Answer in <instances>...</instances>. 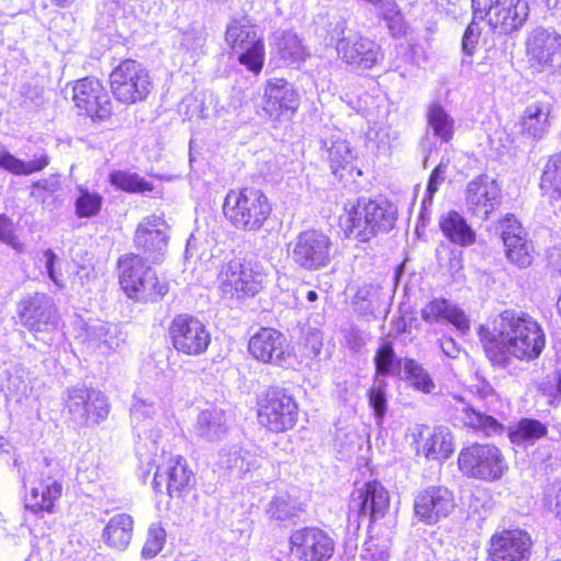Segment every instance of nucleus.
Returning <instances> with one entry per match:
<instances>
[{"label": "nucleus", "instance_id": "obj_37", "mask_svg": "<svg viewBox=\"0 0 561 561\" xmlns=\"http://www.w3.org/2000/svg\"><path fill=\"white\" fill-rule=\"evenodd\" d=\"M49 157L45 152L34 154L30 161H24L11 154L0 142V168L14 175H31L41 172L49 164Z\"/></svg>", "mask_w": 561, "mask_h": 561}, {"label": "nucleus", "instance_id": "obj_60", "mask_svg": "<svg viewBox=\"0 0 561 561\" xmlns=\"http://www.w3.org/2000/svg\"><path fill=\"white\" fill-rule=\"evenodd\" d=\"M220 458L221 467L237 469L239 472L249 470V466L244 462L239 450L221 453Z\"/></svg>", "mask_w": 561, "mask_h": 561}, {"label": "nucleus", "instance_id": "obj_43", "mask_svg": "<svg viewBox=\"0 0 561 561\" xmlns=\"http://www.w3.org/2000/svg\"><path fill=\"white\" fill-rule=\"evenodd\" d=\"M546 435V425L533 419H522L515 426L508 430V437L516 445L533 444Z\"/></svg>", "mask_w": 561, "mask_h": 561}, {"label": "nucleus", "instance_id": "obj_20", "mask_svg": "<svg viewBox=\"0 0 561 561\" xmlns=\"http://www.w3.org/2000/svg\"><path fill=\"white\" fill-rule=\"evenodd\" d=\"M75 106L91 118L105 119L112 114V102L99 80L83 78L72 85Z\"/></svg>", "mask_w": 561, "mask_h": 561}, {"label": "nucleus", "instance_id": "obj_10", "mask_svg": "<svg viewBox=\"0 0 561 561\" xmlns=\"http://www.w3.org/2000/svg\"><path fill=\"white\" fill-rule=\"evenodd\" d=\"M110 87L117 102L131 105L148 98L152 89V80L141 64L126 59L111 72Z\"/></svg>", "mask_w": 561, "mask_h": 561}, {"label": "nucleus", "instance_id": "obj_17", "mask_svg": "<svg viewBox=\"0 0 561 561\" xmlns=\"http://www.w3.org/2000/svg\"><path fill=\"white\" fill-rule=\"evenodd\" d=\"M173 347L184 355L198 356L204 354L210 343V333L205 324L190 314L173 318L169 328Z\"/></svg>", "mask_w": 561, "mask_h": 561}, {"label": "nucleus", "instance_id": "obj_4", "mask_svg": "<svg viewBox=\"0 0 561 561\" xmlns=\"http://www.w3.org/2000/svg\"><path fill=\"white\" fill-rule=\"evenodd\" d=\"M222 214L233 228L245 232H257L268 220L272 205L259 188H234L226 194Z\"/></svg>", "mask_w": 561, "mask_h": 561}, {"label": "nucleus", "instance_id": "obj_18", "mask_svg": "<svg viewBox=\"0 0 561 561\" xmlns=\"http://www.w3.org/2000/svg\"><path fill=\"white\" fill-rule=\"evenodd\" d=\"M389 508V494L377 481L355 489L348 503V519L360 524V518L369 516L370 522L382 518Z\"/></svg>", "mask_w": 561, "mask_h": 561}, {"label": "nucleus", "instance_id": "obj_35", "mask_svg": "<svg viewBox=\"0 0 561 561\" xmlns=\"http://www.w3.org/2000/svg\"><path fill=\"white\" fill-rule=\"evenodd\" d=\"M439 228L450 242L460 247H469L476 241L474 230L456 210H449L440 216Z\"/></svg>", "mask_w": 561, "mask_h": 561}, {"label": "nucleus", "instance_id": "obj_47", "mask_svg": "<svg viewBox=\"0 0 561 561\" xmlns=\"http://www.w3.org/2000/svg\"><path fill=\"white\" fill-rule=\"evenodd\" d=\"M110 182L112 185L119 190L129 193H141L152 192L153 185L146 181L144 178L136 173H129L126 171H115L110 174Z\"/></svg>", "mask_w": 561, "mask_h": 561}, {"label": "nucleus", "instance_id": "obj_63", "mask_svg": "<svg viewBox=\"0 0 561 561\" xmlns=\"http://www.w3.org/2000/svg\"><path fill=\"white\" fill-rule=\"evenodd\" d=\"M439 344H440V348L442 351L450 358H456L458 357L459 353H460V348L459 346L457 345V343L455 342L454 339L449 337V336H443L440 340H439Z\"/></svg>", "mask_w": 561, "mask_h": 561}, {"label": "nucleus", "instance_id": "obj_26", "mask_svg": "<svg viewBox=\"0 0 561 561\" xmlns=\"http://www.w3.org/2000/svg\"><path fill=\"white\" fill-rule=\"evenodd\" d=\"M130 420L139 437L137 445L141 443L147 446V439H151V443L153 440L158 443L161 432L160 424H162V410L153 399L135 394L130 405Z\"/></svg>", "mask_w": 561, "mask_h": 561}, {"label": "nucleus", "instance_id": "obj_41", "mask_svg": "<svg viewBox=\"0 0 561 561\" xmlns=\"http://www.w3.org/2000/svg\"><path fill=\"white\" fill-rule=\"evenodd\" d=\"M540 187L549 198H561V152L550 156L546 162Z\"/></svg>", "mask_w": 561, "mask_h": 561}, {"label": "nucleus", "instance_id": "obj_2", "mask_svg": "<svg viewBox=\"0 0 561 561\" xmlns=\"http://www.w3.org/2000/svg\"><path fill=\"white\" fill-rule=\"evenodd\" d=\"M137 455L140 462L139 477L144 482H147L154 469L151 483L157 493L165 492L171 497H179L188 490L193 472L182 456L160 450L156 440L152 447L139 443Z\"/></svg>", "mask_w": 561, "mask_h": 561}, {"label": "nucleus", "instance_id": "obj_24", "mask_svg": "<svg viewBox=\"0 0 561 561\" xmlns=\"http://www.w3.org/2000/svg\"><path fill=\"white\" fill-rule=\"evenodd\" d=\"M530 536L520 529L496 531L490 539L492 561H527L530 556Z\"/></svg>", "mask_w": 561, "mask_h": 561}, {"label": "nucleus", "instance_id": "obj_54", "mask_svg": "<svg viewBox=\"0 0 561 561\" xmlns=\"http://www.w3.org/2000/svg\"><path fill=\"white\" fill-rule=\"evenodd\" d=\"M386 381L379 377H375L374 385L369 390L368 399L369 405L374 410L375 417L378 423L382 422V419L387 412V399H386Z\"/></svg>", "mask_w": 561, "mask_h": 561}, {"label": "nucleus", "instance_id": "obj_51", "mask_svg": "<svg viewBox=\"0 0 561 561\" xmlns=\"http://www.w3.org/2000/svg\"><path fill=\"white\" fill-rule=\"evenodd\" d=\"M218 101L211 93H203L190 100L187 104L190 117H197L203 119L211 118L216 115V105Z\"/></svg>", "mask_w": 561, "mask_h": 561}, {"label": "nucleus", "instance_id": "obj_48", "mask_svg": "<svg viewBox=\"0 0 561 561\" xmlns=\"http://www.w3.org/2000/svg\"><path fill=\"white\" fill-rule=\"evenodd\" d=\"M239 62L251 72L259 75L263 68L265 59V47L263 38L255 41L247 48L236 51Z\"/></svg>", "mask_w": 561, "mask_h": 561}, {"label": "nucleus", "instance_id": "obj_30", "mask_svg": "<svg viewBox=\"0 0 561 561\" xmlns=\"http://www.w3.org/2000/svg\"><path fill=\"white\" fill-rule=\"evenodd\" d=\"M421 318L428 324L450 323L462 333L470 329L465 311L445 298H433L426 302L421 309Z\"/></svg>", "mask_w": 561, "mask_h": 561}, {"label": "nucleus", "instance_id": "obj_44", "mask_svg": "<svg viewBox=\"0 0 561 561\" xmlns=\"http://www.w3.org/2000/svg\"><path fill=\"white\" fill-rule=\"evenodd\" d=\"M44 259V266L47 272V275L49 279L59 288L64 289L67 286V282L70 280V283L76 286L80 285L83 286V277L79 276V279H77V276H68L66 277L64 274V267H68L69 264L64 263L61 260L57 257V255L53 252V250L48 249L44 251L43 253ZM66 272H68V268H66Z\"/></svg>", "mask_w": 561, "mask_h": 561}, {"label": "nucleus", "instance_id": "obj_40", "mask_svg": "<svg viewBox=\"0 0 561 561\" xmlns=\"http://www.w3.org/2000/svg\"><path fill=\"white\" fill-rule=\"evenodd\" d=\"M428 127L434 135L444 142H448L454 136L455 121L439 103L433 102L426 111Z\"/></svg>", "mask_w": 561, "mask_h": 561}, {"label": "nucleus", "instance_id": "obj_34", "mask_svg": "<svg viewBox=\"0 0 561 561\" xmlns=\"http://www.w3.org/2000/svg\"><path fill=\"white\" fill-rule=\"evenodd\" d=\"M322 156L328 160L334 175L352 167L357 153L352 145L337 136L322 140Z\"/></svg>", "mask_w": 561, "mask_h": 561}, {"label": "nucleus", "instance_id": "obj_64", "mask_svg": "<svg viewBox=\"0 0 561 561\" xmlns=\"http://www.w3.org/2000/svg\"><path fill=\"white\" fill-rule=\"evenodd\" d=\"M472 389L482 399H489L495 394L493 387L484 380H479L472 386Z\"/></svg>", "mask_w": 561, "mask_h": 561}, {"label": "nucleus", "instance_id": "obj_1", "mask_svg": "<svg viewBox=\"0 0 561 561\" xmlns=\"http://www.w3.org/2000/svg\"><path fill=\"white\" fill-rule=\"evenodd\" d=\"M483 351L493 366L506 368L513 359L529 363L537 359L546 347L541 324L523 312L505 310L478 332Z\"/></svg>", "mask_w": 561, "mask_h": 561}, {"label": "nucleus", "instance_id": "obj_33", "mask_svg": "<svg viewBox=\"0 0 561 561\" xmlns=\"http://www.w3.org/2000/svg\"><path fill=\"white\" fill-rule=\"evenodd\" d=\"M228 432V417L224 410L209 408L199 412L194 423L197 437L214 442L221 439Z\"/></svg>", "mask_w": 561, "mask_h": 561}, {"label": "nucleus", "instance_id": "obj_57", "mask_svg": "<svg viewBox=\"0 0 561 561\" xmlns=\"http://www.w3.org/2000/svg\"><path fill=\"white\" fill-rule=\"evenodd\" d=\"M447 172V164L440 162L431 173L428 179L425 196L422 199V208L425 210L433 203L435 193L438 191L439 185L445 181Z\"/></svg>", "mask_w": 561, "mask_h": 561}, {"label": "nucleus", "instance_id": "obj_42", "mask_svg": "<svg viewBox=\"0 0 561 561\" xmlns=\"http://www.w3.org/2000/svg\"><path fill=\"white\" fill-rule=\"evenodd\" d=\"M375 13L383 20L393 37H401L407 32L404 18L393 0H378L374 5Z\"/></svg>", "mask_w": 561, "mask_h": 561}, {"label": "nucleus", "instance_id": "obj_49", "mask_svg": "<svg viewBox=\"0 0 561 561\" xmlns=\"http://www.w3.org/2000/svg\"><path fill=\"white\" fill-rule=\"evenodd\" d=\"M103 197L96 192H90L88 188L79 186L78 197L75 207L76 215L79 218H89L96 216L102 207Z\"/></svg>", "mask_w": 561, "mask_h": 561}, {"label": "nucleus", "instance_id": "obj_8", "mask_svg": "<svg viewBox=\"0 0 561 561\" xmlns=\"http://www.w3.org/2000/svg\"><path fill=\"white\" fill-rule=\"evenodd\" d=\"M333 241L318 229L299 232L287 245L288 257L299 268L316 272L329 266L333 259Z\"/></svg>", "mask_w": 561, "mask_h": 561}, {"label": "nucleus", "instance_id": "obj_36", "mask_svg": "<svg viewBox=\"0 0 561 561\" xmlns=\"http://www.w3.org/2000/svg\"><path fill=\"white\" fill-rule=\"evenodd\" d=\"M134 519L130 515L121 513L110 518L102 533V539L112 549L125 550L133 538Z\"/></svg>", "mask_w": 561, "mask_h": 561}, {"label": "nucleus", "instance_id": "obj_45", "mask_svg": "<svg viewBox=\"0 0 561 561\" xmlns=\"http://www.w3.org/2000/svg\"><path fill=\"white\" fill-rule=\"evenodd\" d=\"M302 505L287 493L275 495L266 506V514L275 520H287L302 512Z\"/></svg>", "mask_w": 561, "mask_h": 561}, {"label": "nucleus", "instance_id": "obj_62", "mask_svg": "<svg viewBox=\"0 0 561 561\" xmlns=\"http://www.w3.org/2000/svg\"><path fill=\"white\" fill-rule=\"evenodd\" d=\"M480 35L479 26L474 23L468 25L462 37V50L472 56Z\"/></svg>", "mask_w": 561, "mask_h": 561}, {"label": "nucleus", "instance_id": "obj_58", "mask_svg": "<svg viewBox=\"0 0 561 561\" xmlns=\"http://www.w3.org/2000/svg\"><path fill=\"white\" fill-rule=\"evenodd\" d=\"M539 387L541 392L549 398V404H558L561 398V373L554 370Z\"/></svg>", "mask_w": 561, "mask_h": 561}, {"label": "nucleus", "instance_id": "obj_32", "mask_svg": "<svg viewBox=\"0 0 561 561\" xmlns=\"http://www.w3.org/2000/svg\"><path fill=\"white\" fill-rule=\"evenodd\" d=\"M25 486L28 489L26 507L33 512L53 513L55 502L61 496L62 486L53 478L33 481L31 476L25 478Z\"/></svg>", "mask_w": 561, "mask_h": 561}, {"label": "nucleus", "instance_id": "obj_52", "mask_svg": "<svg viewBox=\"0 0 561 561\" xmlns=\"http://www.w3.org/2000/svg\"><path fill=\"white\" fill-rule=\"evenodd\" d=\"M354 306L357 312L363 316L373 314L379 307V293L378 289L373 286H363L358 288Z\"/></svg>", "mask_w": 561, "mask_h": 561}, {"label": "nucleus", "instance_id": "obj_50", "mask_svg": "<svg viewBox=\"0 0 561 561\" xmlns=\"http://www.w3.org/2000/svg\"><path fill=\"white\" fill-rule=\"evenodd\" d=\"M463 422L466 425L482 431L485 435H493L502 432L503 426L493 416L483 414L474 409H465Z\"/></svg>", "mask_w": 561, "mask_h": 561}, {"label": "nucleus", "instance_id": "obj_19", "mask_svg": "<svg viewBox=\"0 0 561 561\" xmlns=\"http://www.w3.org/2000/svg\"><path fill=\"white\" fill-rule=\"evenodd\" d=\"M500 202L501 188L491 176L481 174L468 182L465 190V204L472 216L486 220Z\"/></svg>", "mask_w": 561, "mask_h": 561}, {"label": "nucleus", "instance_id": "obj_6", "mask_svg": "<svg viewBox=\"0 0 561 561\" xmlns=\"http://www.w3.org/2000/svg\"><path fill=\"white\" fill-rule=\"evenodd\" d=\"M266 276L262 264L234 257L220 267L218 289L224 298L252 297L262 290Z\"/></svg>", "mask_w": 561, "mask_h": 561}, {"label": "nucleus", "instance_id": "obj_27", "mask_svg": "<svg viewBox=\"0 0 561 561\" xmlns=\"http://www.w3.org/2000/svg\"><path fill=\"white\" fill-rule=\"evenodd\" d=\"M299 105V98L293 85L285 79H270L264 89L262 108L268 117L280 119L293 115Z\"/></svg>", "mask_w": 561, "mask_h": 561}, {"label": "nucleus", "instance_id": "obj_9", "mask_svg": "<svg viewBox=\"0 0 561 561\" xmlns=\"http://www.w3.org/2000/svg\"><path fill=\"white\" fill-rule=\"evenodd\" d=\"M458 467L465 476L483 481L500 480L508 471L503 453L491 444L463 448L458 456Z\"/></svg>", "mask_w": 561, "mask_h": 561}, {"label": "nucleus", "instance_id": "obj_39", "mask_svg": "<svg viewBox=\"0 0 561 561\" xmlns=\"http://www.w3.org/2000/svg\"><path fill=\"white\" fill-rule=\"evenodd\" d=\"M276 53L286 65H299L308 56L306 46L297 34L285 32L275 42Z\"/></svg>", "mask_w": 561, "mask_h": 561}, {"label": "nucleus", "instance_id": "obj_28", "mask_svg": "<svg viewBox=\"0 0 561 561\" xmlns=\"http://www.w3.org/2000/svg\"><path fill=\"white\" fill-rule=\"evenodd\" d=\"M122 332L116 324L94 321L87 323L82 343L88 353L106 356L116 351L123 343Z\"/></svg>", "mask_w": 561, "mask_h": 561}, {"label": "nucleus", "instance_id": "obj_23", "mask_svg": "<svg viewBox=\"0 0 561 561\" xmlns=\"http://www.w3.org/2000/svg\"><path fill=\"white\" fill-rule=\"evenodd\" d=\"M501 236L507 260L519 268L528 267L534 260V245L514 216H507L501 222Z\"/></svg>", "mask_w": 561, "mask_h": 561}, {"label": "nucleus", "instance_id": "obj_7", "mask_svg": "<svg viewBox=\"0 0 561 561\" xmlns=\"http://www.w3.org/2000/svg\"><path fill=\"white\" fill-rule=\"evenodd\" d=\"M21 323L37 341L51 345L59 331L60 316L51 297L35 293L19 302Z\"/></svg>", "mask_w": 561, "mask_h": 561}, {"label": "nucleus", "instance_id": "obj_12", "mask_svg": "<svg viewBox=\"0 0 561 561\" xmlns=\"http://www.w3.org/2000/svg\"><path fill=\"white\" fill-rule=\"evenodd\" d=\"M474 12H484L494 33L501 35L519 31L528 20L527 0H472Z\"/></svg>", "mask_w": 561, "mask_h": 561}, {"label": "nucleus", "instance_id": "obj_55", "mask_svg": "<svg viewBox=\"0 0 561 561\" xmlns=\"http://www.w3.org/2000/svg\"><path fill=\"white\" fill-rule=\"evenodd\" d=\"M165 542V530L160 524H152L147 533V539L142 548L145 558L156 557L163 548Z\"/></svg>", "mask_w": 561, "mask_h": 561}, {"label": "nucleus", "instance_id": "obj_3", "mask_svg": "<svg viewBox=\"0 0 561 561\" xmlns=\"http://www.w3.org/2000/svg\"><path fill=\"white\" fill-rule=\"evenodd\" d=\"M394 221L391 205L365 198L356 204H347L340 216V226L345 236L359 242H367L379 232L388 231Z\"/></svg>", "mask_w": 561, "mask_h": 561}, {"label": "nucleus", "instance_id": "obj_61", "mask_svg": "<svg viewBox=\"0 0 561 561\" xmlns=\"http://www.w3.org/2000/svg\"><path fill=\"white\" fill-rule=\"evenodd\" d=\"M59 188L57 176L51 175L48 179L39 180L32 184L31 196L37 199H44L43 192L54 193Z\"/></svg>", "mask_w": 561, "mask_h": 561}, {"label": "nucleus", "instance_id": "obj_21", "mask_svg": "<svg viewBox=\"0 0 561 561\" xmlns=\"http://www.w3.org/2000/svg\"><path fill=\"white\" fill-rule=\"evenodd\" d=\"M249 353L257 362L276 366L290 357L289 346L283 333L272 328H261L249 340Z\"/></svg>", "mask_w": 561, "mask_h": 561}, {"label": "nucleus", "instance_id": "obj_13", "mask_svg": "<svg viewBox=\"0 0 561 561\" xmlns=\"http://www.w3.org/2000/svg\"><path fill=\"white\" fill-rule=\"evenodd\" d=\"M288 548L297 561H329L334 554L335 542L323 529L307 526L291 531Z\"/></svg>", "mask_w": 561, "mask_h": 561}, {"label": "nucleus", "instance_id": "obj_16", "mask_svg": "<svg viewBox=\"0 0 561 561\" xmlns=\"http://www.w3.org/2000/svg\"><path fill=\"white\" fill-rule=\"evenodd\" d=\"M335 49L339 58L350 67L370 70L383 60L380 44L359 33H348L337 39Z\"/></svg>", "mask_w": 561, "mask_h": 561}, {"label": "nucleus", "instance_id": "obj_15", "mask_svg": "<svg viewBox=\"0 0 561 561\" xmlns=\"http://www.w3.org/2000/svg\"><path fill=\"white\" fill-rule=\"evenodd\" d=\"M65 409L73 422L85 426L99 424L110 413V404L105 394L92 388L69 389Z\"/></svg>", "mask_w": 561, "mask_h": 561}, {"label": "nucleus", "instance_id": "obj_11", "mask_svg": "<svg viewBox=\"0 0 561 561\" xmlns=\"http://www.w3.org/2000/svg\"><path fill=\"white\" fill-rule=\"evenodd\" d=\"M298 420V404L284 389H268L257 401V421L273 433L293 428Z\"/></svg>", "mask_w": 561, "mask_h": 561}, {"label": "nucleus", "instance_id": "obj_25", "mask_svg": "<svg viewBox=\"0 0 561 561\" xmlns=\"http://www.w3.org/2000/svg\"><path fill=\"white\" fill-rule=\"evenodd\" d=\"M135 245L147 255L148 260L158 262L168 248V225L157 215H151L142 219L137 226L135 232Z\"/></svg>", "mask_w": 561, "mask_h": 561}, {"label": "nucleus", "instance_id": "obj_46", "mask_svg": "<svg viewBox=\"0 0 561 561\" xmlns=\"http://www.w3.org/2000/svg\"><path fill=\"white\" fill-rule=\"evenodd\" d=\"M398 131L391 127L382 124H375L371 126L367 134V147L375 150L377 153H386L389 151L391 145L398 139Z\"/></svg>", "mask_w": 561, "mask_h": 561}, {"label": "nucleus", "instance_id": "obj_31", "mask_svg": "<svg viewBox=\"0 0 561 561\" xmlns=\"http://www.w3.org/2000/svg\"><path fill=\"white\" fill-rule=\"evenodd\" d=\"M553 105L548 100L529 103L519 118L520 131L534 139L542 138L551 127Z\"/></svg>", "mask_w": 561, "mask_h": 561}, {"label": "nucleus", "instance_id": "obj_5", "mask_svg": "<svg viewBox=\"0 0 561 561\" xmlns=\"http://www.w3.org/2000/svg\"><path fill=\"white\" fill-rule=\"evenodd\" d=\"M118 280L125 295L137 302H153L169 291V285L137 254L119 257Z\"/></svg>", "mask_w": 561, "mask_h": 561}, {"label": "nucleus", "instance_id": "obj_29", "mask_svg": "<svg viewBox=\"0 0 561 561\" xmlns=\"http://www.w3.org/2000/svg\"><path fill=\"white\" fill-rule=\"evenodd\" d=\"M421 442L416 448L419 455L427 460L444 461L455 450L454 436L448 427L436 426L430 428L421 426L419 430Z\"/></svg>", "mask_w": 561, "mask_h": 561}, {"label": "nucleus", "instance_id": "obj_59", "mask_svg": "<svg viewBox=\"0 0 561 561\" xmlns=\"http://www.w3.org/2000/svg\"><path fill=\"white\" fill-rule=\"evenodd\" d=\"M0 240L19 252L23 251V243L14 234L12 221L2 215H0Z\"/></svg>", "mask_w": 561, "mask_h": 561}, {"label": "nucleus", "instance_id": "obj_56", "mask_svg": "<svg viewBox=\"0 0 561 561\" xmlns=\"http://www.w3.org/2000/svg\"><path fill=\"white\" fill-rule=\"evenodd\" d=\"M376 377L379 375L387 376L394 371L396 354L389 343H383L378 348L375 356Z\"/></svg>", "mask_w": 561, "mask_h": 561}, {"label": "nucleus", "instance_id": "obj_53", "mask_svg": "<svg viewBox=\"0 0 561 561\" xmlns=\"http://www.w3.org/2000/svg\"><path fill=\"white\" fill-rule=\"evenodd\" d=\"M404 370L409 375L412 386L425 393H430L435 385L428 374L413 359L404 362Z\"/></svg>", "mask_w": 561, "mask_h": 561}, {"label": "nucleus", "instance_id": "obj_14", "mask_svg": "<svg viewBox=\"0 0 561 561\" xmlns=\"http://www.w3.org/2000/svg\"><path fill=\"white\" fill-rule=\"evenodd\" d=\"M526 56L537 71L561 67V35L551 28L537 26L526 36Z\"/></svg>", "mask_w": 561, "mask_h": 561}, {"label": "nucleus", "instance_id": "obj_22", "mask_svg": "<svg viewBox=\"0 0 561 561\" xmlns=\"http://www.w3.org/2000/svg\"><path fill=\"white\" fill-rule=\"evenodd\" d=\"M455 508L451 491L444 486H430L414 499V515L426 525H435Z\"/></svg>", "mask_w": 561, "mask_h": 561}, {"label": "nucleus", "instance_id": "obj_38", "mask_svg": "<svg viewBox=\"0 0 561 561\" xmlns=\"http://www.w3.org/2000/svg\"><path fill=\"white\" fill-rule=\"evenodd\" d=\"M262 36L257 33L256 26L248 19L232 20L226 30V43L233 53L241 48H247L255 41L261 39Z\"/></svg>", "mask_w": 561, "mask_h": 561}]
</instances>
